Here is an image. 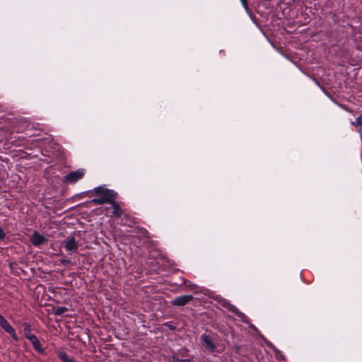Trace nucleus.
Returning <instances> with one entry per match:
<instances>
[{"mask_svg": "<svg viewBox=\"0 0 362 362\" xmlns=\"http://www.w3.org/2000/svg\"><path fill=\"white\" fill-rule=\"evenodd\" d=\"M226 307L229 311L235 314L240 321L247 324L250 328L253 329H256L255 326L250 322L248 317L243 313L240 312L235 306L228 303Z\"/></svg>", "mask_w": 362, "mask_h": 362, "instance_id": "nucleus-2", "label": "nucleus"}, {"mask_svg": "<svg viewBox=\"0 0 362 362\" xmlns=\"http://www.w3.org/2000/svg\"><path fill=\"white\" fill-rule=\"evenodd\" d=\"M110 204L112 205V206L113 208L112 213H113L114 216L117 218H119L122 215L123 211L121 209L119 204L117 202H115V199L113 200V202H110Z\"/></svg>", "mask_w": 362, "mask_h": 362, "instance_id": "nucleus-10", "label": "nucleus"}, {"mask_svg": "<svg viewBox=\"0 0 362 362\" xmlns=\"http://www.w3.org/2000/svg\"><path fill=\"white\" fill-rule=\"evenodd\" d=\"M170 328L171 329H174V328H175V327H170Z\"/></svg>", "mask_w": 362, "mask_h": 362, "instance_id": "nucleus-20", "label": "nucleus"}, {"mask_svg": "<svg viewBox=\"0 0 362 362\" xmlns=\"http://www.w3.org/2000/svg\"><path fill=\"white\" fill-rule=\"evenodd\" d=\"M173 362H190L189 359H180L177 356H172Z\"/></svg>", "mask_w": 362, "mask_h": 362, "instance_id": "nucleus-16", "label": "nucleus"}, {"mask_svg": "<svg viewBox=\"0 0 362 362\" xmlns=\"http://www.w3.org/2000/svg\"><path fill=\"white\" fill-rule=\"evenodd\" d=\"M59 262L62 265H69L71 264V261L69 259H60Z\"/></svg>", "mask_w": 362, "mask_h": 362, "instance_id": "nucleus-17", "label": "nucleus"}, {"mask_svg": "<svg viewBox=\"0 0 362 362\" xmlns=\"http://www.w3.org/2000/svg\"><path fill=\"white\" fill-rule=\"evenodd\" d=\"M63 245L65 250L72 254L76 252L79 247V243L76 240L75 237L73 235L69 236L68 238L63 241Z\"/></svg>", "mask_w": 362, "mask_h": 362, "instance_id": "nucleus-4", "label": "nucleus"}, {"mask_svg": "<svg viewBox=\"0 0 362 362\" xmlns=\"http://www.w3.org/2000/svg\"><path fill=\"white\" fill-rule=\"evenodd\" d=\"M93 190L95 194L103 197L107 202V204L112 202L117 197V193L114 190L109 189L104 186L95 187Z\"/></svg>", "mask_w": 362, "mask_h": 362, "instance_id": "nucleus-1", "label": "nucleus"}, {"mask_svg": "<svg viewBox=\"0 0 362 362\" xmlns=\"http://www.w3.org/2000/svg\"><path fill=\"white\" fill-rule=\"evenodd\" d=\"M193 298L192 295L180 296L173 299L170 303L175 306H184L187 305Z\"/></svg>", "mask_w": 362, "mask_h": 362, "instance_id": "nucleus-6", "label": "nucleus"}, {"mask_svg": "<svg viewBox=\"0 0 362 362\" xmlns=\"http://www.w3.org/2000/svg\"><path fill=\"white\" fill-rule=\"evenodd\" d=\"M351 124L355 126L357 128H359V129H361L362 127V115H361L360 116H358L355 122H351Z\"/></svg>", "mask_w": 362, "mask_h": 362, "instance_id": "nucleus-14", "label": "nucleus"}, {"mask_svg": "<svg viewBox=\"0 0 362 362\" xmlns=\"http://www.w3.org/2000/svg\"><path fill=\"white\" fill-rule=\"evenodd\" d=\"M0 326L6 332L11 335V337L14 341H18V337L16 333L14 328L10 325L8 320L1 315H0Z\"/></svg>", "mask_w": 362, "mask_h": 362, "instance_id": "nucleus-3", "label": "nucleus"}, {"mask_svg": "<svg viewBox=\"0 0 362 362\" xmlns=\"http://www.w3.org/2000/svg\"><path fill=\"white\" fill-rule=\"evenodd\" d=\"M28 340L32 344V345L33 346V349L37 353H39V354H40L42 355H45V351L42 348V344H41L40 341H39L38 338L37 337V336H35H35H30Z\"/></svg>", "mask_w": 362, "mask_h": 362, "instance_id": "nucleus-8", "label": "nucleus"}, {"mask_svg": "<svg viewBox=\"0 0 362 362\" xmlns=\"http://www.w3.org/2000/svg\"><path fill=\"white\" fill-rule=\"evenodd\" d=\"M23 332H24V337L28 339L30 336H35V334H32V327L30 324L28 322H23Z\"/></svg>", "mask_w": 362, "mask_h": 362, "instance_id": "nucleus-12", "label": "nucleus"}, {"mask_svg": "<svg viewBox=\"0 0 362 362\" xmlns=\"http://www.w3.org/2000/svg\"><path fill=\"white\" fill-rule=\"evenodd\" d=\"M68 311V308L64 307V306H59V307H57L55 310H54V315H64L66 312Z\"/></svg>", "mask_w": 362, "mask_h": 362, "instance_id": "nucleus-13", "label": "nucleus"}, {"mask_svg": "<svg viewBox=\"0 0 362 362\" xmlns=\"http://www.w3.org/2000/svg\"><path fill=\"white\" fill-rule=\"evenodd\" d=\"M46 238L37 231H34L30 237V242L34 246H40L46 242Z\"/></svg>", "mask_w": 362, "mask_h": 362, "instance_id": "nucleus-9", "label": "nucleus"}, {"mask_svg": "<svg viewBox=\"0 0 362 362\" xmlns=\"http://www.w3.org/2000/svg\"><path fill=\"white\" fill-rule=\"evenodd\" d=\"M201 339L204 344V346L211 352H214L216 349V346L213 342L210 335L203 334L201 336Z\"/></svg>", "mask_w": 362, "mask_h": 362, "instance_id": "nucleus-7", "label": "nucleus"}, {"mask_svg": "<svg viewBox=\"0 0 362 362\" xmlns=\"http://www.w3.org/2000/svg\"><path fill=\"white\" fill-rule=\"evenodd\" d=\"M58 357L62 362H76L74 357L69 356L64 351L59 352Z\"/></svg>", "mask_w": 362, "mask_h": 362, "instance_id": "nucleus-11", "label": "nucleus"}, {"mask_svg": "<svg viewBox=\"0 0 362 362\" xmlns=\"http://www.w3.org/2000/svg\"><path fill=\"white\" fill-rule=\"evenodd\" d=\"M91 202L94 203V204H105L107 203L106 201H105L104 199H103V197H98V198H94L91 200Z\"/></svg>", "mask_w": 362, "mask_h": 362, "instance_id": "nucleus-15", "label": "nucleus"}, {"mask_svg": "<svg viewBox=\"0 0 362 362\" xmlns=\"http://www.w3.org/2000/svg\"><path fill=\"white\" fill-rule=\"evenodd\" d=\"M84 170L83 169H78L67 174L65 177V180L67 182L75 183L78 180H81L84 176Z\"/></svg>", "mask_w": 362, "mask_h": 362, "instance_id": "nucleus-5", "label": "nucleus"}, {"mask_svg": "<svg viewBox=\"0 0 362 362\" xmlns=\"http://www.w3.org/2000/svg\"><path fill=\"white\" fill-rule=\"evenodd\" d=\"M243 6H244V8L247 10L248 9V6H247V0H240Z\"/></svg>", "mask_w": 362, "mask_h": 362, "instance_id": "nucleus-19", "label": "nucleus"}, {"mask_svg": "<svg viewBox=\"0 0 362 362\" xmlns=\"http://www.w3.org/2000/svg\"><path fill=\"white\" fill-rule=\"evenodd\" d=\"M5 237H6V234L4 231V230L2 229V228H0V240H4Z\"/></svg>", "mask_w": 362, "mask_h": 362, "instance_id": "nucleus-18", "label": "nucleus"}]
</instances>
